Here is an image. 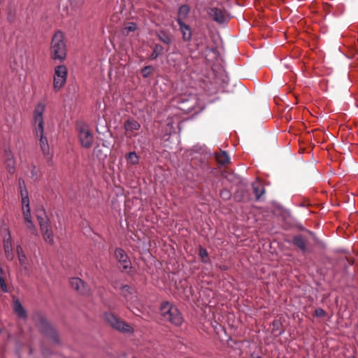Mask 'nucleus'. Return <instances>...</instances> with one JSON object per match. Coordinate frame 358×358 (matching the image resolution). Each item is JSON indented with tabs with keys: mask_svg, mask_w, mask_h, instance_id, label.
<instances>
[{
	"mask_svg": "<svg viewBox=\"0 0 358 358\" xmlns=\"http://www.w3.org/2000/svg\"><path fill=\"white\" fill-rule=\"evenodd\" d=\"M212 155L210 150L201 144L194 145L190 150L192 164L206 176L214 174L217 170L212 166Z\"/></svg>",
	"mask_w": 358,
	"mask_h": 358,
	"instance_id": "1",
	"label": "nucleus"
},
{
	"mask_svg": "<svg viewBox=\"0 0 358 358\" xmlns=\"http://www.w3.org/2000/svg\"><path fill=\"white\" fill-rule=\"evenodd\" d=\"M64 36L61 31L55 32L52 38L50 55L53 60L64 61L66 57V45L64 42Z\"/></svg>",
	"mask_w": 358,
	"mask_h": 358,
	"instance_id": "2",
	"label": "nucleus"
},
{
	"mask_svg": "<svg viewBox=\"0 0 358 358\" xmlns=\"http://www.w3.org/2000/svg\"><path fill=\"white\" fill-rule=\"evenodd\" d=\"M161 315L166 321L171 322L176 327L180 326L183 322V317L178 308L168 301H164L159 308Z\"/></svg>",
	"mask_w": 358,
	"mask_h": 358,
	"instance_id": "3",
	"label": "nucleus"
},
{
	"mask_svg": "<svg viewBox=\"0 0 358 358\" xmlns=\"http://www.w3.org/2000/svg\"><path fill=\"white\" fill-rule=\"evenodd\" d=\"M178 108L185 113L196 114L203 110V106L198 104L196 95H183L178 99Z\"/></svg>",
	"mask_w": 358,
	"mask_h": 358,
	"instance_id": "4",
	"label": "nucleus"
},
{
	"mask_svg": "<svg viewBox=\"0 0 358 358\" xmlns=\"http://www.w3.org/2000/svg\"><path fill=\"white\" fill-rule=\"evenodd\" d=\"M103 318L113 329L122 333H131L133 329L127 322L119 319L112 313L105 312Z\"/></svg>",
	"mask_w": 358,
	"mask_h": 358,
	"instance_id": "5",
	"label": "nucleus"
},
{
	"mask_svg": "<svg viewBox=\"0 0 358 358\" xmlns=\"http://www.w3.org/2000/svg\"><path fill=\"white\" fill-rule=\"evenodd\" d=\"M38 325L41 334L50 338L55 344L60 343L59 336L57 330L42 315L38 317Z\"/></svg>",
	"mask_w": 358,
	"mask_h": 358,
	"instance_id": "6",
	"label": "nucleus"
},
{
	"mask_svg": "<svg viewBox=\"0 0 358 358\" xmlns=\"http://www.w3.org/2000/svg\"><path fill=\"white\" fill-rule=\"evenodd\" d=\"M68 71L65 65L61 64L55 68L53 78V88L55 92L59 91L66 83Z\"/></svg>",
	"mask_w": 358,
	"mask_h": 358,
	"instance_id": "7",
	"label": "nucleus"
},
{
	"mask_svg": "<svg viewBox=\"0 0 358 358\" xmlns=\"http://www.w3.org/2000/svg\"><path fill=\"white\" fill-rule=\"evenodd\" d=\"M114 256L120 266L121 271L129 275L132 264L127 252L122 248H117L115 250Z\"/></svg>",
	"mask_w": 358,
	"mask_h": 358,
	"instance_id": "8",
	"label": "nucleus"
},
{
	"mask_svg": "<svg viewBox=\"0 0 358 358\" xmlns=\"http://www.w3.org/2000/svg\"><path fill=\"white\" fill-rule=\"evenodd\" d=\"M46 105L43 102H39L36 106L34 110V122L35 124L36 133L43 134L44 131V122H43V113L45 110Z\"/></svg>",
	"mask_w": 358,
	"mask_h": 358,
	"instance_id": "9",
	"label": "nucleus"
},
{
	"mask_svg": "<svg viewBox=\"0 0 358 358\" xmlns=\"http://www.w3.org/2000/svg\"><path fill=\"white\" fill-rule=\"evenodd\" d=\"M208 15L217 23L224 24L227 23L229 17L226 14L225 10H222L217 7H210L208 8Z\"/></svg>",
	"mask_w": 358,
	"mask_h": 358,
	"instance_id": "10",
	"label": "nucleus"
},
{
	"mask_svg": "<svg viewBox=\"0 0 358 358\" xmlns=\"http://www.w3.org/2000/svg\"><path fill=\"white\" fill-rule=\"evenodd\" d=\"M71 287L78 291L80 294L87 295L90 292L87 284L80 278H71L69 280Z\"/></svg>",
	"mask_w": 358,
	"mask_h": 358,
	"instance_id": "11",
	"label": "nucleus"
},
{
	"mask_svg": "<svg viewBox=\"0 0 358 358\" xmlns=\"http://www.w3.org/2000/svg\"><path fill=\"white\" fill-rule=\"evenodd\" d=\"M286 242L296 247L302 252H306L308 250L307 241L301 234L294 235L290 240H287Z\"/></svg>",
	"mask_w": 358,
	"mask_h": 358,
	"instance_id": "12",
	"label": "nucleus"
},
{
	"mask_svg": "<svg viewBox=\"0 0 358 358\" xmlns=\"http://www.w3.org/2000/svg\"><path fill=\"white\" fill-rule=\"evenodd\" d=\"M41 149L49 166L52 165V155L50 152V145L47 136H40L39 139Z\"/></svg>",
	"mask_w": 358,
	"mask_h": 358,
	"instance_id": "13",
	"label": "nucleus"
},
{
	"mask_svg": "<svg viewBox=\"0 0 358 358\" xmlns=\"http://www.w3.org/2000/svg\"><path fill=\"white\" fill-rule=\"evenodd\" d=\"M5 166L7 171L10 174L15 172V160L14 156L10 150H5Z\"/></svg>",
	"mask_w": 358,
	"mask_h": 358,
	"instance_id": "14",
	"label": "nucleus"
},
{
	"mask_svg": "<svg viewBox=\"0 0 358 358\" xmlns=\"http://www.w3.org/2000/svg\"><path fill=\"white\" fill-rule=\"evenodd\" d=\"M212 159L220 166H224L230 161V157L226 151L220 150V152H212Z\"/></svg>",
	"mask_w": 358,
	"mask_h": 358,
	"instance_id": "15",
	"label": "nucleus"
},
{
	"mask_svg": "<svg viewBox=\"0 0 358 358\" xmlns=\"http://www.w3.org/2000/svg\"><path fill=\"white\" fill-rule=\"evenodd\" d=\"M176 20L182 34L183 41L185 42L189 41L192 38V35L190 27L188 24H185L180 18L176 19Z\"/></svg>",
	"mask_w": 358,
	"mask_h": 358,
	"instance_id": "16",
	"label": "nucleus"
},
{
	"mask_svg": "<svg viewBox=\"0 0 358 358\" xmlns=\"http://www.w3.org/2000/svg\"><path fill=\"white\" fill-rule=\"evenodd\" d=\"M101 146L103 149H102L99 143H98L94 149V155L96 156L99 160H104L110 153V144L105 145V143H102Z\"/></svg>",
	"mask_w": 358,
	"mask_h": 358,
	"instance_id": "17",
	"label": "nucleus"
},
{
	"mask_svg": "<svg viewBox=\"0 0 358 358\" xmlns=\"http://www.w3.org/2000/svg\"><path fill=\"white\" fill-rule=\"evenodd\" d=\"M3 249L8 260L12 261L14 258V255L12 249V238L8 229L7 232V238H5L3 240Z\"/></svg>",
	"mask_w": 358,
	"mask_h": 358,
	"instance_id": "18",
	"label": "nucleus"
},
{
	"mask_svg": "<svg viewBox=\"0 0 358 358\" xmlns=\"http://www.w3.org/2000/svg\"><path fill=\"white\" fill-rule=\"evenodd\" d=\"M157 38L166 45H170L173 43V36L168 30L161 29L156 32Z\"/></svg>",
	"mask_w": 358,
	"mask_h": 358,
	"instance_id": "19",
	"label": "nucleus"
},
{
	"mask_svg": "<svg viewBox=\"0 0 358 358\" xmlns=\"http://www.w3.org/2000/svg\"><path fill=\"white\" fill-rule=\"evenodd\" d=\"M124 127L127 132H133L140 129L141 125L139 122L133 117L127 118L124 123Z\"/></svg>",
	"mask_w": 358,
	"mask_h": 358,
	"instance_id": "20",
	"label": "nucleus"
},
{
	"mask_svg": "<svg viewBox=\"0 0 358 358\" xmlns=\"http://www.w3.org/2000/svg\"><path fill=\"white\" fill-rule=\"evenodd\" d=\"M13 310L16 315L18 316V317L21 319L27 318V311L18 299H15L13 300Z\"/></svg>",
	"mask_w": 358,
	"mask_h": 358,
	"instance_id": "21",
	"label": "nucleus"
},
{
	"mask_svg": "<svg viewBox=\"0 0 358 358\" xmlns=\"http://www.w3.org/2000/svg\"><path fill=\"white\" fill-rule=\"evenodd\" d=\"M22 214L24 216V219L27 222V228L30 230L31 234L34 236H37L38 230L32 221L31 212H28L27 210V212H23Z\"/></svg>",
	"mask_w": 358,
	"mask_h": 358,
	"instance_id": "22",
	"label": "nucleus"
},
{
	"mask_svg": "<svg viewBox=\"0 0 358 358\" xmlns=\"http://www.w3.org/2000/svg\"><path fill=\"white\" fill-rule=\"evenodd\" d=\"M16 252L18 257V260L20 266H22L24 269H27L28 259L20 245H17Z\"/></svg>",
	"mask_w": 358,
	"mask_h": 358,
	"instance_id": "23",
	"label": "nucleus"
},
{
	"mask_svg": "<svg viewBox=\"0 0 358 358\" xmlns=\"http://www.w3.org/2000/svg\"><path fill=\"white\" fill-rule=\"evenodd\" d=\"M164 52V48L159 43H156L152 47V52L149 57L150 60H155Z\"/></svg>",
	"mask_w": 358,
	"mask_h": 358,
	"instance_id": "24",
	"label": "nucleus"
},
{
	"mask_svg": "<svg viewBox=\"0 0 358 358\" xmlns=\"http://www.w3.org/2000/svg\"><path fill=\"white\" fill-rule=\"evenodd\" d=\"M41 231L45 241L50 244H53L54 238L51 226L46 227V229H41Z\"/></svg>",
	"mask_w": 358,
	"mask_h": 358,
	"instance_id": "25",
	"label": "nucleus"
},
{
	"mask_svg": "<svg viewBox=\"0 0 358 358\" xmlns=\"http://www.w3.org/2000/svg\"><path fill=\"white\" fill-rule=\"evenodd\" d=\"M190 12V6L188 4H182L178 10V17L176 19H184L187 17Z\"/></svg>",
	"mask_w": 358,
	"mask_h": 358,
	"instance_id": "26",
	"label": "nucleus"
},
{
	"mask_svg": "<svg viewBox=\"0 0 358 358\" xmlns=\"http://www.w3.org/2000/svg\"><path fill=\"white\" fill-rule=\"evenodd\" d=\"M229 79L227 75H221L217 78V83L220 84V89L222 92H228L227 86Z\"/></svg>",
	"mask_w": 358,
	"mask_h": 358,
	"instance_id": "27",
	"label": "nucleus"
},
{
	"mask_svg": "<svg viewBox=\"0 0 358 358\" xmlns=\"http://www.w3.org/2000/svg\"><path fill=\"white\" fill-rule=\"evenodd\" d=\"M253 192L255 195L256 200H260L262 196L265 193V189L259 183L252 184Z\"/></svg>",
	"mask_w": 358,
	"mask_h": 358,
	"instance_id": "28",
	"label": "nucleus"
},
{
	"mask_svg": "<svg viewBox=\"0 0 358 358\" xmlns=\"http://www.w3.org/2000/svg\"><path fill=\"white\" fill-rule=\"evenodd\" d=\"M80 142L84 148H88L92 146L94 141V136H78Z\"/></svg>",
	"mask_w": 358,
	"mask_h": 358,
	"instance_id": "29",
	"label": "nucleus"
},
{
	"mask_svg": "<svg viewBox=\"0 0 358 358\" xmlns=\"http://www.w3.org/2000/svg\"><path fill=\"white\" fill-rule=\"evenodd\" d=\"M76 129L79 134H92L89 129L88 125L82 121L77 122Z\"/></svg>",
	"mask_w": 358,
	"mask_h": 358,
	"instance_id": "30",
	"label": "nucleus"
},
{
	"mask_svg": "<svg viewBox=\"0 0 358 358\" xmlns=\"http://www.w3.org/2000/svg\"><path fill=\"white\" fill-rule=\"evenodd\" d=\"M282 326V322L279 320H274L272 322V332L277 333V336H281L285 333L284 329H281V327Z\"/></svg>",
	"mask_w": 358,
	"mask_h": 358,
	"instance_id": "31",
	"label": "nucleus"
},
{
	"mask_svg": "<svg viewBox=\"0 0 358 358\" xmlns=\"http://www.w3.org/2000/svg\"><path fill=\"white\" fill-rule=\"evenodd\" d=\"M121 295L127 300L130 299L132 295V291L129 285H123L120 287Z\"/></svg>",
	"mask_w": 358,
	"mask_h": 358,
	"instance_id": "32",
	"label": "nucleus"
},
{
	"mask_svg": "<svg viewBox=\"0 0 358 358\" xmlns=\"http://www.w3.org/2000/svg\"><path fill=\"white\" fill-rule=\"evenodd\" d=\"M199 256L201 257V262L203 264H208V263L210 262V259L208 258V252L206 250V249H205L202 246L199 247Z\"/></svg>",
	"mask_w": 358,
	"mask_h": 358,
	"instance_id": "33",
	"label": "nucleus"
},
{
	"mask_svg": "<svg viewBox=\"0 0 358 358\" xmlns=\"http://www.w3.org/2000/svg\"><path fill=\"white\" fill-rule=\"evenodd\" d=\"M155 71V68L152 65H147L141 69V74L144 78L150 77Z\"/></svg>",
	"mask_w": 358,
	"mask_h": 358,
	"instance_id": "34",
	"label": "nucleus"
},
{
	"mask_svg": "<svg viewBox=\"0 0 358 358\" xmlns=\"http://www.w3.org/2000/svg\"><path fill=\"white\" fill-rule=\"evenodd\" d=\"M38 221L40 226V229H46V227L51 226L50 219L48 216L43 217V218L42 217H38Z\"/></svg>",
	"mask_w": 358,
	"mask_h": 358,
	"instance_id": "35",
	"label": "nucleus"
},
{
	"mask_svg": "<svg viewBox=\"0 0 358 358\" xmlns=\"http://www.w3.org/2000/svg\"><path fill=\"white\" fill-rule=\"evenodd\" d=\"M31 212L30 206H29V196H23L22 197V211L23 212Z\"/></svg>",
	"mask_w": 358,
	"mask_h": 358,
	"instance_id": "36",
	"label": "nucleus"
},
{
	"mask_svg": "<svg viewBox=\"0 0 358 358\" xmlns=\"http://www.w3.org/2000/svg\"><path fill=\"white\" fill-rule=\"evenodd\" d=\"M138 157L135 152H130L127 155V162L133 165L138 163Z\"/></svg>",
	"mask_w": 358,
	"mask_h": 358,
	"instance_id": "37",
	"label": "nucleus"
},
{
	"mask_svg": "<svg viewBox=\"0 0 358 358\" xmlns=\"http://www.w3.org/2000/svg\"><path fill=\"white\" fill-rule=\"evenodd\" d=\"M30 174V177L34 180H38L41 176L39 169L37 168L35 165L31 166Z\"/></svg>",
	"mask_w": 358,
	"mask_h": 358,
	"instance_id": "38",
	"label": "nucleus"
},
{
	"mask_svg": "<svg viewBox=\"0 0 358 358\" xmlns=\"http://www.w3.org/2000/svg\"><path fill=\"white\" fill-rule=\"evenodd\" d=\"M220 196L224 201H228L230 199L231 194L228 189H222L220 190Z\"/></svg>",
	"mask_w": 358,
	"mask_h": 358,
	"instance_id": "39",
	"label": "nucleus"
},
{
	"mask_svg": "<svg viewBox=\"0 0 358 358\" xmlns=\"http://www.w3.org/2000/svg\"><path fill=\"white\" fill-rule=\"evenodd\" d=\"M0 289L3 293H8V287L7 286V284L6 282L5 277H0Z\"/></svg>",
	"mask_w": 358,
	"mask_h": 358,
	"instance_id": "40",
	"label": "nucleus"
},
{
	"mask_svg": "<svg viewBox=\"0 0 358 358\" xmlns=\"http://www.w3.org/2000/svg\"><path fill=\"white\" fill-rule=\"evenodd\" d=\"M36 216L37 220H38V217H42L43 218V217H46L48 215H47L45 208L43 207H42L36 210Z\"/></svg>",
	"mask_w": 358,
	"mask_h": 358,
	"instance_id": "41",
	"label": "nucleus"
},
{
	"mask_svg": "<svg viewBox=\"0 0 358 358\" xmlns=\"http://www.w3.org/2000/svg\"><path fill=\"white\" fill-rule=\"evenodd\" d=\"M315 315L317 317H323L326 315V312L323 308H317L315 310Z\"/></svg>",
	"mask_w": 358,
	"mask_h": 358,
	"instance_id": "42",
	"label": "nucleus"
},
{
	"mask_svg": "<svg viewBox=\"0 0 358 358\" xmlns=\"http://www.w3.org/2000/svg\"><path fill=\"white\" fill-rule=\"evenodd\" d=\"M137 29V25L135 22H129L127 27H125V30L129 32L134 31Z\"/></svg>",
	"mask_w": 358,
	"mask_h": 358,
	"instance_id": "43",
	"label": "nucleus"
},
{
	"mask_svg": "<svg viewBox=\"0 0 358 358\" xmlns=\"http://www.w3.org/2000/svg\"><path fill=\"white\" fill-rule=\"evenodd\" d=\"M346 261L348 262V265L344 266V271L345 273H348V267L354 264V260L346 258Z\"/></svg>",
	"mask_w": 358,
	"mask_h": 358,
	"instance_id": "44",
	"label": "nucleus"
},
{
	"mask_svg": "<svg viewBox=\"0 0 358 358\" xmlns=\"http://www.w3.org/2000/svg\"><path fill=\"white\" fill-rule=\"evenodd\" d=\"M18 184H19V189H24V188H27L26 187V185H25V182L23 178H20L19 180H18Z\"/></svg>",
	"mask_w": 358,
	"mask_h": 358,
	"instance_id": "45",
	"label": "nucleus"
},
{
	"mask_svg": "<svg viewBox=\"0 0 358 358\" xmlns=\"http://www.w3.org/2000/svg\"><path fill=\"white\" fill-rule=\"evenodd\" d=\"M146 136H143V135H141V139H138V141H143V145L142 146L143 148H146L147 145H148V143H146Z\"/></svg>",
	"mask_w": 358,
	"mask_h": 358,
	"instance_id": "46",
	"label": "nucleus"
},
{
	"mask_svg": "<svg viewBox=\"0 0 358 358\" xmlns=\"http://www.w3.org/2000/svg\"><path fill=\"white\" fill-rule=\"evenodd\" d=\"M20 196L21 197H23V196H29L28 195V191L27 189V188H23L22 189H20Z\"/></svg>",
	"mask_w": 358,
	"mask_h": 358,
	"instance_id": "47",
	"label": "nucleus"
},
{
	"mask_svg": "<svg viewBox=\"0 0 358 358\" xmlns=\"http://www.w3.org/2000/svg\"><path fill=\"white\" fill-rule=\"evenodd\" d=\"M121 284L120 283V282H115L113 284V287L115 289H119L120 290V287H121Z\"/></svg>",
	"mask_w": 358,
	"mask_h": 358,
	"instance_id": "48",
	"label": "nucleus"
},
{
	"mask_svg": "<svg viewBox=\"0 0 358 358\" xmlns=\"http://www.w3.org/2000/svg\"><path fill=\"white\" fill-rule=\"evenodd\" d=\"M163 136L164 137H166V136ZM171 136H171V135L167 136L168 138L166 139H165V141H168L169 139V138L171 137ZM173 136V137H176V140H177L178 142L180 141V139H179L180 138V136Z\"/></svg>",
	"mask_w": 358,
	"mask_h": 358,
	"instance_id": "49",
	"label": "nucleus"
},
{
	"mask_svg": "<svg viewBox=\"0 0 358 358\" xmlns=\"http://www.w3.org/2000/svg\"><path fill=\"white\" fill-rule=\"evenodd\" d=\"M298 229L301 231H305L306 230V228L303 227L302 224H299Z\"/></svg>",
	"mask_w": 358,
	"mask_h": 358,
	"instance_id": "50",
	"label": "nucleus"
},
{
	"mask_svg": "<svg viewBox=\"0 0 358 358\" xmlns=\"http://www.w3.org/2000/svg\"><path fill=\"white\" fill-rule=\"evenodd\" d=\"M305 231L307 232L308 234H310L311 236L314 235V233L312 231H310V230H309L308 229H306V230Z\"/></svg>",
	"mask_w": 358,
	"mask_h": 358,
	"instance_id": "51",
	"label": "nucleus"
},
{
	"mask_svg": "<svg viewBox=\"0 0 358 358\" xmlns=\"http://www.w3.org/2000/svg\"><path fill=\"white\" fill-rule=\"evenodd\" d=\"M299 206L304 208L306 207L307 205L305 203H301L300 204H299Z\"/></svg>",
	"mask_w": 358,
	"mask_h": 358,
	"instance_id": "52",
	"label": "nucleus"
},
{
	"mask_svg": "<svg viewBox=\"0 0 358 358\" xmlns=\"http://www.w3.org/2000/svg\"><path fill=\"white\" fill-rule=\"evenodd\" d=\"M252 357L253 358H263L262 357L259 356V355H256V356H254V355H252Z\"/></svg>",
	"mask_w": 358,
	"mask_h": 358,
	"instance_id": "53",
	"label": "nucleus"
},
{
	"mask_svg": "<svg viewBox=\"0 0 358 358\" xmlns=\"http://www.w3.org/2000/svg\"><path fill=\"white\" fill-rule=\"evenodd\" d=\"M96 131H97L98 134H104V131H102V132L99 131L98 128H96Z\"/></svg>",
	"mask_w": 358,
	"mask_h": 358,
	"instance_id": "54",
	"label": "nucleus"
},
{
	"mask_svg": "<svg viewBox=\"0 0 358 358\" xmlns=\"http://www.w3.org/2000/svg\"><path fill=\"white\" fill-rule=\"evenodd\" d=\"M102 143H104L105 145H108L109 144L110 145V143H108L106 141H103Z\"/></svg>",
	"mask_w": 358,
	"mask_h": 358,
	"instance_id": "55",
	"label": "nucleus"
},
{
	"mask_svg": "<svg viewBox=\"0 0 358 358\" xmlns=\"http://www.w3.org/2000/svg\"><path fill=\"white\" fill-rule=\"evenodd\" d=\"M349 358H355L354 356H350Z\"/></svg>",
	"mask_w": 358,
	"mask_h": 358,
	"instance_id": "56",
	"label": "nucleus"
},
{
	"mask_svg": "<svg viewBox=\"0 0 358 358\" xmlns=\"http://www.w3.org/2000/svg\"><path fill=\"white\" fill-rule=\"evenodd\" d=\"M332 136L333 138H336V136H335V135H333V136Z\"/></svg>",
	"mask_w": 358,
	"mask_h": 358,
	"instance_id": "57",
	"label": "nucleus"
},
{
	"mask_svg": "<svg viewBox=\"0 0 358 358\" xmlns=\"http://www.w3.org/2000/svg\"><path fill=\"white\" fill-rule=\"evenodd\" d=\"M168 134L171 135V134H172V132H169Z\"/></svg>",
	"mask_w": 358,
	"mask_h": 358,
	"instance_id": "58",
	"label": "nucleus"
},
{
	"mask_svg": "<svg viewBox=\"0 0 358 358\" xmlns=\"http://www.w3.org/2000/svg\"><path fill=\"white\" fill-rule=\"evenodd\" d=\"M133 358H136V357H133Z\"/></svg>",
	"mask_w": 358,
	"mask_h": 358,
	"instance_id": "59",
	"label": "nucleus"
}]
</instances>
